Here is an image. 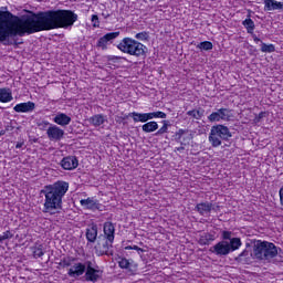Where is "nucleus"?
Returning a JSON list of instances; mask_svg holds the SVG:
<instances>
[{"mask_svg":"<svg viewBox=\"0 0 283 283\" xmlns=\"http://www.w3.org/2000/svg\"><path fill=\"white\" fill-rule=\"evenodd\" d=\"M78 21V14L72 10H49L21 18L10 11H0V43L10 36H25L34 32L72 28Z\"/></svg>","mask_w":283,"mask_h":283,"instance_id":"1","label":"nucleus"},{"mask_svg":"<svg viewBox=\"0 0 283 283\" xmlns=\"http://www.w3.org/2000/svg\"><path fill=\"white\" fill-rule=\"evenodd\" d=\"M69 189L70 184L66 181H56L44 186L41 190L42 196H44L43 213H50V216L59 213L63 209V198Z\"/></svg>","mask_w":283,"mask_h":283,"instance_id":"2","label":"nucleus"},{"mask_svg":"<svg viewBox=\"0 0 283 283\" xmlns=\"http://www.w3.org/2000/svg\"><path fill=\"white\" fill-rule=\"evenodd\" d=\"M277 255V247L269 241H258L253 248L255 260H273Z\"/></svg>","mask_w":283,"mask_h":283,"instance_id":"3","label":"nucleus"},{"mask_svg":"<svg viewBox=\"0 0 283 283\" xmlns=\"http://www.w3.org/2000/svg\"><path fill=\"white\" fill-rule=\"evenodd\" d=\"M117 48L120 52L129 54L130 56H145L146 48L144 44L132 38H124Z\"/></svg>","mask_w":283,"mask_h":283,"instance_id":"4","label":"nucleus"},{"mask_svg":"<svg viewBox=\"0 0 283 283\" xmlns=\"http://www.w3.org/2000/svg\"><path fill=\"white\" fill-rule=\"evenodd\" d=\"M231 136L229 127L218 124L211 127L208 140L212 147H220V145H222V140H229Z\"/></svg>","mask_w":283,"mask_h":283,"instance_id":"5","label":"nucleus"},{"mask_svg":"<svg viewBox=\"0 0 283 283\" xmlns=\"http://www.w3.org/2000/svg\"><path fill=\"white\" fill-rule=\"evenodd\" d=\"M231 118H233V111L229 108H219L208 116L210 123H220V120L229 122Z\"/></svg>","mask_w":283,"mask_h":283,"instance_id":"6","label":"nucleus"},{"mask_svg":"<svg viewBox=\"0 0 283 283\" xmlns=\"http://www.w3.org/2000/svg\"><path fill=\"white\" fill-rule=\"evenodd\" d=\"M46 136L52 143H59V140H63V138L65 137V130L52 124L46 129Z\"/></svg>","mask_w":283,"mask_h":283,"instance_id":"7","label":"nucleus"},{"mask_svg":"<svg viewBox=\"0 0 283 283\" xmlns=\"http://www.w3.org/2000/svg\"><path fill=\"white\" fill-rule=\"evenodd\" d=\"M120 36V32H111L106 33L104 36L99 38L97 41V48H101V50H107V43H112L114 39H118Z\"/></svg>","mask_w":283,"mask_h":283,"instance_id":"8","label":"nucleus"},{"mask_svg":"<svg viewBox=\"0 0 283 283\" xmlns=\"http://www.w3.org/2000/svg\"><path fill=\"white\" fill-rule=\"evenodd\" d=\"M211 253H214V255H229L231 253V250L229 249V241H221L210 248Z\"/></svg>","mask_w":283,"mask_h":283,"instance_id":"9","label":"nucleus"},{"mask_svg":"<svg viewBox=\"0 0 283 283\" xmlns=\"http://www.w3.org/2000/svg\"><path fill=\"white\" fill-rule=\"evenodd\" d=\"M85 277L87 282H97L98 277H101V270L92 268V262L87 261Z\"/></svg>","mask_w":283,"mask_h":283,"instance_id":"10","label":"nucleus"},{"mask_svg":"<svg viewBox=\"0 0 283 283\" xmlns=\"http://www.w3.org/2000/svg\"><path fill=\"white\" fill-rule=\"evenodd\" d=\"M60 165L66 171H72V170L76 169V167H78V159L74 156H67L61 160Z\"/></svg>","mask_w":283,"mask_h":283,"instance_id":"11","label":"nucleus"},{"mask_svg":"<svg viewBox=\"0 0 283 283\" xmlns=\"http://www.w3.org/2000/svg\"><path fill=\"white\" fill-rule=\"evenodd\" d=\"M87 264L84 263H74L73 266L69 270V277H81L85 273Z\"/></svg>","mask_w":283,"mask_h":283,"instance_id":"12","label":"nucleus"},{"mask_svg":"<svg viewBox=\"0 0 283 283\" xmlns=\"http://www.w3.org/2000/svg\"><path fill=\"white\" fill-rule=\"evenodd\" d=\"M104 238L111 243L114 244V238L116 233V228L114 227V223L107 221L104 223Z\"/></svg>","mask_w":283,"mask_h":283,"instance_id":"13","label":"nucleus"},{"mask_svg":"<svg viewBox=\"0 0 283 283\" xmlns=\"http://www.w3.org/2000/svg\"><path fill=\"white\" fill-rule=\"evenodd\" d=\"M53 123H55V125H59L60 127H67V125L72 123V117H70V115L65 113H57L53 117Z\"/></svg>","mask_w":283,"mask_h":283,"instance_id":"14","label":"nucleus"},{"mask_svg":"<svg viewBox=\"0 0 283 283\" xmlns=\"http://www.w3.org/2000/svg\"><path fill=\"white\" fill-rule=\"evenodd\" d=\"M35 104L34 102H25V103H20L17 104L13 109L18 114H28L30 112H34Z\"/></svg>","mask_w":283,"mask_h":283,"instance_id":"15","label":"nucleus"},{"mask_svg":"<svg viewBox=\"0 0 283 283\" xmlns=\"http://www.w3.org/2000/svg\"><path fill=\"white\" fill-rule=\"evenodd\" d=\"M264 10L271 12L273 10H283V2L277 0H264Z\"/></svg>","mask_w":283,"mask_h":283,"instance_id":"16","label":"nucleus"},{"mask_svg":"<svg viewBox=\"0 0 283 283\" xmlns=\"http://www.w3.org/2000/svg\"><path fill=\"white\" fill-rule=\"evenodd\" d=\"M212 209H213V203L211 202H201L196 206V211H198L200 216H209Z\"/></svg>","mask_w":283,"mask_h":283,"instance_id":"17","label":"nucleus"},{"mask_svg":"<svg viewBox=\"0 0 283 283\" xmlns=\"http://www.w3.org/2000/svg\"><path fill=\"white\" fill-rule=\"evenodd\" d=\"M98 238V227L96 224H91L86 229V240L88 242H96Z\"/></svg>","mask_w":283,"mask_h":283,"instance_id":"18","label":"nucleus"},{"mask_svg":"<svg viewBox=\"0 0 283 283\" xmlns=\"http://www.w3.org/2000/svg\"><path fill=\"white\" fill-rule=\"evenodd\" d=\"M80 202L84 209H95V211L101 209V203H98V200H94L92 198L82 199Z\"/></svg>","mask_w":283,"mask_h":283,"instance_id":"19","label":"nucleus"},{"mask_svg":"<svg viewBox=\"0 0 283 283\" xmlns=\"http://www.w3.org/2000/svg\"><path fill=\"white\" fill-rule=\"evenodd\" d=\"M129 116L133 118L134 123H147V120H149L148 113L133 112L129 114Z\"/></svg>","mask_w":283,"mask_h":283,"instance_id":"20","label":"nucleus"},{"mask_svg":"<svg viewBox=\"0 0 283 283\" xmlns=\"http://www.w3.org/2000/svg\"><path fill=\"white\" fill-rule=\"evenodd\" d=\"M13 98L10 88H0V103H10Z\"/></svg>","mask_w":283,"mask_h":283,"instance_id":"21","label":"nucleus"},{"mask_svg":"<svg viewBox=\"0 0 283 283\" xmlns=\"http://www.w3.org/2000/svg\"><path fill=\"white\" fill-rule=\"evenodd\" d=\"M216 240V234H211L209 232H203L199 238V244L202 247L213 242Z\"/></svg>","mask_w":283,"mask_h":283,"instance_id":"22","label":"nucleus"},{"mask_svg":"<svg viewBox=\"0 0 283 283\" xmlns=\"http://www.w3.org/2000/svg\"><path fill=\"white\" fill-rule=\"evenodd\" d=\"M88 123H91L93 127H101V125L105 123V116H103L102 114L94 115L91 118H88Z\"/></svg>","mask_w":283,"mask_h":283,"instance_id":"23","label":"nucleus"},{"mask_svg":"<svg viewBox=\"0 0 283 283\" xmlns=\"http://www.w3.org/2000/svg\"><path fill=\"white\" fill-rule=\"evenodd\" d=\"M143 132L146 134H151V132H156L158 129V123L148 122L142 126Z\"/></svg>","mask_w":283,"mask_h":283,"instance_id":"24","label":"nucleus"},{"mask_svg":"<svg viewBox=\"0 0 283 283\" xmlns=\"http://www.w3.org/2000/svg\"><path fill=\"white\" fill-rule=\"evenodd\" d=\"M112 244L108 240H106L104 243L98 242L95 249L99 251V253H107L109 249H112Z\"/></svg>","mask_w":283,"mask_h":283,"instance_id":"25","label":"nucleus"},{"mask_svg":"<svg viewBox=\"0 0 283 283\" xmlns=\"http://www.w3.org/2000/svg\"><path fill=\"white\" fill-rule=\"evenodd\" d=\"M240 247H242V240H240V238L230 239V242H229L230 253L231 251H238Z\"/></svg>","mask_w":283,"mask_h":283,"instance_id":"26","label":"nucleus"},{"mask_svg":"<svg viewBox=\"0 0 283 283\" xmlns=\"http://www.w3.org/2000/svg\"><path fill=\"white\" fill-rule=\"evenodd\" d=\"M187 116L195 118V120H200L205 116V111L202 109H192L187 112Z\"/></svg>","mask_w":283,"mask_h":283,"instance_id":"27","label":"nucleus"},{"mask_svg":"<svg viewBox=\"0 0 283 283\" xmlns=\"http://www.w3.org/2000/svg\"><path fill=\"white\" fill-rule=\"evenodd\" d=\"M242 25L245 27L248 34H253V30H255V22L251 20V18H247Z\"/></svg>","mask_w":283,"mask_h":283,"instance_id":"28","label":"nucleus"},{"mask_svg":"<svg viewBox=\"0 0 283 283\" xmlns=\"http://www.w3.org/2000/svg\"><path fill=\"white\" fill-rule=\"evenodd\" d=\"M75 260L76 259L73 256H65L60 261V266L67 269V266H72V264H74Z\"/></svg>","mask_w":283,"mask_h":283,"instance_id":"29","label":"nucleus"},{"mask_svg":"<svg viewBox=\"0 0 283 283\" xmlns=\"http://www.w3.org/2000/svg\"><path fill=\"white\" fill-rule=\"evenodd\" d=\"M50 125H52V124H50V122H48L45 119H39L36 122V126L39 127V129L41 132H48V129H50Z\"/></svg>","mask_w":283,"mask_h":283,"instance_id":"30","label":"nucleus"},{"mask_svg":"<svg viewBox=\"0 0 283 283\" xmlns=\"http://www.w3.org/2000/svg\"><path fill=\"white\" fill-rule=\"evenodd\" d=\"M261 52L271 54L272 52H275V45L266 44V43L262 42L261 43Z\"/></svg>","mask_w":283,"mask_h":283,"instance_id":"31","label":"nucleus"},{"mask_svg":"<svg viewBox=\"0 0 283 283\" xmlns=\"http://www.w3.org/2000/svg\"><path fill=\"white\" fill-rule=\"evenodd\" d=\"M154 118H167V114L160 111L148 113V120H151Z\"/></svg>","mask_w":283,"mask_h":283,"instance_id":"32","label":"nucleus"},{"mask_svg":"<svg viewBox=\"0 0 283 283\" xmlns=\"http://www.w3.org/2000/svg\"><path fill=\"white\" fill-rule=\"evenodd\" d=\"M197 48L199 50H206V51H209V50H213V43L209 42V41H205V42H200Z\"/></svg>","mask_w":283,"mask_h":283,"instance_id":"33","label":"nucleus"},{"mask_svg":"<svg viewBox=\"0 0 283 283\" xmlns=\"http://www.w3.org/2000/svg\"><path fill=\"white\" fill-rule=\"evenodd\" d=\"M163 123V127L155 133V136H163V134L169 132V123L167 120H164Z\"/></svg>","mask_w":283,"mask_h":283,"instance_id":"34","label":"nucleus"},{"mask_svg":"<svg viewBox=\"0 0 283 283\" xmlns=\"http://www.w3.org/2000/svg\"><path fill=\"white\" fill-rule=\"evenodd\" d=\"M44 252H43V245H38L33 248V256L34 258H43Z\"/></svg>","mask_w":283,"mask_h":283,"instance_id":"35","label":"nucleus"},{"mask_svg":"<svg viewBox=\"0 0 283 283\" xmlns=\"http://www.w3.org/2000/svg\"><path fill=\"white\" fill-rule=\"evenodd\" d=\"M135 38L138 40V41H147V39H149V33L147 32H140V33H137L135 35Z\"/></svg>","mask_w":283,"mask_h":283,"instance_id":"36","label":"nucleus"},{"mask_svg":"<svg viewBox=\"0 0 283 283\" xmlns=\"http://www.w3.org/2000/svg\"><path fill=\"white\" fill-rule=\"evenodd\" d=\"M118 264H119L120 269H129V266H130L129 260H127V259H120L118 261Z\"/></svg>","mask_w":283,"mask_h":283,"instance_id":"37","label":"nucleus"},{"mask_svg":"<svg viewBox=\"0 0 283 283\" xmlns=\"http://www.w3.org/2000/svg\"><path fill=\"white\" fill-rule=\"evenodd\" d=\"M91 21L93 23V28H101V21H98L97 14H93Z\"/></svg>","mask_w":283,"mask_h":283,"instance_id":"38","label":"nucleus"},{"mask_svg":"<svg viewBox=\"0 0 283 283\" xmlns=\"http://www.w3.org/2000/svg\"><path fill=\"white\" fill-rule=\"evenodd\" d=\"M264 116H266V112H261L259 115H256L253 119V122L255 123V125H258V123H260L262 120V118H264Z\"/></svg>","mask_w":283,"mask_h":283,"instance_id":"39","label":"nucleus"},{"mask_svg":"<svg viewBox=\"0 0 283 283\" xmlns=\"http://www.w3.org/2000/svg\"><path fill=\"white\" fill-rule=\"evenodd\" d=\"M13 237L12 232L10 230L2 233L0 240H10Z\"/></svg>","mask_w":283,"mask_h":283,"instance_id":"40","label":"nucleus"},{"mask_svg":"<svg viewBox=\"0 0 283 283\" xmlns=\"http://www.w3.org/2000/svg\"><path fill=\"white\" fill-rule=\"evenodd\" d=\"M126 251H140V253H143V251H145V250H143V248H138V245H127L126 248Z\"/></svg>","mask_w":283,"mask_h":283,"instance_id":"41","label":"nucleus"},{"mask_svg":"<svg viewBox=\"0 0 283 283\" xmlns=\"http://www.w3.org/2000/svg\"><path fill=\"white\" fill-rule=\"evenodd\" d=\"M231 235H232L231 231H223L222 232L223 240H233V238H231Z\"/></svg>","mask_w":283,"mask_h":283,"instance_id":"42","label":"nucleus"},{"mask_svg":"<svg viewBox=\"0 0 283 283\" xmlns=\"http://www.w3.org/2000/svg\"><path fill=\"white\" fill-rule=\"evenodd\" d=\"M243 258H249V251L244 250L242 253L239 254V260H242Z\"/></svg>","mask_w":283,"mask_h":283,"instance_id":"43","label":"nucleus"},{"mask_svg":"<svg viewBox=\"0 0 283 283\" xmlns=\"http://www.w3.org/2000/svg\"><path fill=\"white\" fill-rule=\"evenodd\" d=\"M184 134H185V129H179V130L177 132L178 138H182Z\"/></svg>","mask_w":283,"mask_h":283,"instance_id":"44","label":"nucleus"},{"mask_svg":"<svg viewBox=\"0 0 283 283\" xmlns=\"http://www.w3.org/2000/svg\"><path fill=\"white\" fill-rule=\"evenodd\" d=\"M252 38H253L254 43H260L261 40H260V38H258V35L252 33Z\"/></svg>","mask_w":283,"mask_h":283,"instance_id":"45","label":"nucleus"},{"mask_svg":"<svg viewBox=\"0 0 283 283\" xmlns=\"http://www.w3.org/2000/svg\"><path fill=\"white\" fill-rule=\"evenodd\" d=\"M118 59H120V57H118L116 55L108 56V61H118Z\"/></svg>","mask_w":283,"mask_h":283,"instance_id":"46","label":"nucleus"},{"mask_svg":"<svg viewBox=\"0 0 283 283\" xmlns=\"http://www.w3.org/2000/svg\"><path fill=\"white\" fill-rule=\"evenodd\" d=\"M21 147H23V143H18V144L15 145V149H21Z\"/></svg>","mask_w":283,"mask_h":283,"instance_id":"47","label":"nucleus"},{"mask_svg":"<svg viewBox=\"0 0 283 283\" xmlns=\"http://www.w3.org/2000/svg\"><path fill=\"white\" fill-rule=\"evenodd\" d=\"M0 136H6V130H0Z\"/></svg>","mask_w":283,"mask_h":283,"instance_id":"48","label":"nucleus"}]
</instances>
